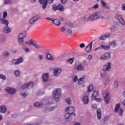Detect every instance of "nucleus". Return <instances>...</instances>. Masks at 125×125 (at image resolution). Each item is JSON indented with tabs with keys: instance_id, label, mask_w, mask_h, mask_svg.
<instances>
[{
	"instance_id": "nucleus-1",
	"label": "nucleus",
	"mask_w": 125,
	"mask_h": 125,
	"mask_svg": "<svg viewBox=\"0 0 125 125\" xmlns=\"http://www.w3.org/2000/svg\"><path fill=\"white\" fill-rule=\"evenodd\" d=\"M61 89L59 88L55 89L53 91V96L57 102L59 101V98H60V96H61Z\"/></svg>"
},
{
	"instance_id": "nucleus-2",
	"label": "nucleus",
	"mask_w": 125,
	"mask_h": 125,
	"mask_svg": "<svg viewBox=\"0 0 125 125\" xmlns=\"http://www.w3.org/2000/svg\"><path fill=\"white\" fill-rule=\"evenodd\" d=\"M40 19H41V16L36 15L30 19L29 24L33 25V24H35V23H36L38 20H40Z\"/></svg>"
},
{
	"instance_id": "nucleus-3",
	"label": "nucleus",
	"mask_w": 125,
	"mask_h": 125,
	"mask_svg": "<svg viewBox=\"0 0 125 125\" xmlns=\"http://www.w3.org/2000/svg\"><path fill=\"white\" fill-rule=\"evenodd\" d=\"M33 86H34V83L30 82L24 84L21 87V89H31Z\"/></svg>"
},
{
	"instance_id": "nucleus-4",
	"label": "nucleus",
	"mask_w": 125,
	"mask_h": 125,
	"mask_svg": "<svg viewBox=\"0 0 125 125\" xmlns=\"http://www.w3.org/2000/svg\"><path fill=\"white\" fill-rule=\"evenodd\" d=\"M46 20H50L52 21L53 24L56 26H60L61 25V22L60 21L57 19H54V18H46Z\"/></svg>"
},
{
	"instance_id": "nucleus-5",
	"label": "nucleus",
	"mask_w": 125,
	"mask_h": 125,
	"mask_svg": "<svg viewBox=\"0 0 125 125\" xmlns=\"http://www.w3.org/2000/svg\"><path fill=\"white\" fill-rule=\"evenodd\" d=\"M115 18L116 19H117V20L119 21V23H120V24H121L122 25H125V20L122 17V15H121L119 14H116L115 15Z\"/></svg>"
},
{
	"instance_id": "nucleus-6",
	"label": "nucleus",
	"mask_w": 125,
	"mask_h": 125,
	"mask_svg": "<svg viewBox=\"0 0 125 125\" xmlns=\"http://www.w3.org/2000/svg\"><path fill=\"white\" fill-rule=\"evenodd\" d=\"M111 58V53L107 52L102 55L100 58L101 60H108Z\"/></svg>"
},
{
	"instance_id": "nucleus-7",
	"label": "nucleus",
	"mask_w": 125,
	"mask_h": 125,
	"mask_svg": "<svg viewBox=\"0 0 125 125\" xmlns=\"http://www.w3.org/2000/svg\"><path fill=\"white\" fill-rule=\"evenodd\" d=\"M6 91L9 93V94H11V95H13L14 94H16L17 91L15 88L12 87H7L5 89Z\"/></svg>"
},
{
	"instance_id": "nucleus-8",
	"label": "nucleus",
	"mask_w": 125,
	"mask_h": 125,
	"mask_svg": "<svg viewBox=\"0 0 125 125\" xmlns=\"http://www.w3.org/2000/svg\"><path fill=\"white\" fill-rule=\"evenodd\" d=\"M39 2L42 5V9H45L47 6V0H39Z\"/></svg>"
},
{
	"instance_id": "nucleus-9",
	"label": "nucleus",
	"mask_w": 125,
	"mask_h": 125,
	"mask_svg": "<svg viewBox=\"0 0 125 125\" xmlns=\"http://www.w3.org/2000/svg\"><path fill=\"white\" fill-rule=\"evenodd\" d=\"M103 69L107 71V72H109L110 70H111V62H108L105 63L103 67Z\"/></svg>"
},
{
	"instance_id": "nucleus-10",
	"label": "nucleus",
	"mask_w": 125,
	"mask_h": 125,
	"mask_svg": "<svg viewBox=\"0 0 125 125\" xmlns=\"http://www.w3.org/2000/svg\"><path fill=\"white\" fill-rule=\"evenodd\" d=\"M23 62V58H19L18 60H13L12 63L14 65H18Z\"/></svg>"
},
{
	"instance_id": "nucleus-11",
	"label": "nucleus",
	"mask_w": 125,
	"mask_h": 125,
	"mask_svg": "<svg viewBox=\"0 0 125 125\" xmlns=\"http://www.w3.org/2000/svg\"><path fill=\"white\" fill-rule=\"evenodd\" d=\"M99 19H106V14L104 12H98Z\"/></svg>"
},
{
	"instance_id": "nucleus-12",
	"label": "nucleus",
	"mask_w": 125,
	"mask_h": 125,
	"mask_svg": "<svg viewBox=\"0 0 125 125\" xmlns=\"http://www.w3.org/2000/svg\"><path fill=\"white\" fill-rule=\"evenodd\" d=\"M110 30L111 34L114 35V36H116L118 34V29H117L116 26L113 25L112 27L110 28Z\"/></svg>"
},
{
	"instance_id": "nucleus-13",
	"label": "nucleus",
	"mask_w": 125,
	"mask_h": 125,
	"mask_svg": "<svg viewBox=\"0 0 125 125\" xmlns=\"http://www.w3.org/2000/svg\"><path fill=\"white\" fill-rule=\"evenodd\" d=\"M65 111L68 112V113H70L71 115H73L75 112V107L73 106H69L67 108L65 109Z\"/></svg>"
},
{
	"instance_id": "nucleus-14",
	"label": "nucleus",
	"mask_w": 125,
	"mask_h": 125,
	"mask_svg": "<svg viewBox=\"0 0 125 125\" xmlns=\"http://www.w3.org/2000/svg\"><path fill=\"white\" fill-rule=\"evenodd\" d=\"M61 69L60 68H56L54 69V76H55L56 77H58L60 75V73H61Z\"/></svg>"
},
{
	"instance_id": "nucleus-15",
	"label": "nucleus",
	"mask_w": 125,
	"mask_h": 125,
	"mask_svg": "<svg viewBox=\"0 0 125 125\" xmlns=\"http://www.w3.org/2000/svg\"><path fill=\"white\" fill-rule=\"evenodd\" d=\"M84 66L82 63H79L75 66V70H77L78 71H84Z\"/></svg>"
},
{
	"instance_id": "nucleus-16",
	"label": "nucleus",
	"mask_w": 125,
	"mask_h": 125,
	"mask_svg": "<svg viewBox=\"0 0 125 125\" xmlns=\"http://www.w3.org/2000/svg\"><path fill=\"white\" fill-rule=\"evenodd\" d=\"M82 20L84 22H87V21H91V15H85L82 18Z\"/></svg>"
},
{
	"instance_id": "nucleus-17",
	"label": "nucleus",
	"mask_w": 125,
	"mask_h": 125,
	"mask_svg": "<svg viewBox=\"0 0 125 125\" xmlns=\"http://www.w3.org/2000/svg\"><path fill=\"white\" fill-rule=\"evenodd\" d=\"M91 15V21H94V20H97L99 19V18L98 17V12L95 13L93 15Z\"/></svg>"
},
{
	"instance_id": "nucleus-18",
	"label": "nucleus",
	"mask_w": 125,
	"mask_h": 125,
	"mask_svg": "<svg viewBox=\"0 0 125 125\" xmlns=\"http://www.w3.org/2000/svg\"><path fill=\"white\" fill-rule=\"evenodd\" d=\"M0 23L1 24H3L4 25H5V26H8L9 24V21H7V20L3 18H1L0 20Z\"/></svg>"
},
{
	"instance_id": "nucleus-19",
	"label": "nucleus",
	"mask_w": 125,
	"mask_h": 125,
	"mask_svg": "<svg viewBox=\"0 0 125 125\" xmlns=\"http://www.w3.org/2000/svg\"><path fill=\"white\" fill-rule=\"evenodd\" d=\"M92 42L93 41H92L87 46H86L85 50L86 52H89L91 51L92 48Z\"/></svg>"
},
{
	"instance_id": "nucleus-20",
	"label": "nucleus",
	"mask_w": 125,
	"mask_h": 125,
	"mask_svg": "<svg viewBox=\"0 0 125 125\" xmlns=\"http://www.w3.org/2000/svg\"><path fill=\"white\" fill-rule=\"evenodd\" d=\"M7 111V108L6 106L3 105H1L0 106V113H2V114H4Z\"/></svg>"
},
{
	"instance_id": "nucleus-21",
	"label": "nucleus",
	"mask_w": 125,
	"mask_h": 125,
	"mask_svg": "<svg viewBox=\"0 0 125 125\" xmlns=\"http://www.w3.org/2000/svg\"><path fill=\"white\" fill-rule=\"evenodd\" d=\"M48 74L44 73L42 76V79L43 80V82L44 83H46V82H48Z\"/></svg>"
},
{
	"instance_id": "nucleus-22",
	"label": "nucleus",
	"mask_w": 125,
	"mask_h": 125,
	"mask_svg": "<svg viewBox=\"0 0 125 125\" xmlns=\"http://www.w3.org/2000/svg\"><path fill=\"white\" fill-rule=\"evenodd\" d=\"M98 96H99V92H98V91L95 90L93 92L91 98L92 99H95V98L96 97H98Z\"/></svg>"
},
{
	"instance_id": "nucleus-23",
	"label": "nucleus",
	"mask_w": 125,
	"mask_h": 125,
	"mask_svg": "<svg viewBox=\"0 0 125 125\" xmlns=\"http://www.w3.org/2000/svg\"><path fill=\"white\" fill-rule=\"evenodd\" d=\"M101 3L102 5V7L104 8H106V9H110V6L107 5L106 3L103 0H101Z\"/></svg>"
},
{
	"instance_id": "nucleus-24",
	"label": "nucleus",
	"mask_w": 125,
	"mask_h": 125,
	"mask_svg": "<svg viewBox=\"0 0 125 125\" xmlns=\"http://www.w3.org/2000/svg\"><path fill=\"white\" fill-rule=\"evenodd\" d=\"M3 32L6 34L11 33V28L8 27V26H6V27L3 28Z\"/></svg>"
},
{
	"instance_id": "nucleus-25",
	"label": "nucleus",
	"mask_w": 125,
	"mask_h": 125,
	"mask_svg": "<svg viewBox=\"0 0 125 125\" xmlns=\"http://www.w3.org/2000/svg\"><path fill=\"white\" fill-rule=\"evenodd\" d=\"M85 79V76L83 75L82 77L78 80V84H83L84 83V79Z\"/></svg>"
},
{
	"instance_id": "nucleus-26",
	"label": "nucleus",
	"mask_w": 125,
	"mask_h": 125,
	"mask_svg": "<svg viewBox=\"0 0 125 125\" xmlns=\"http://www.w3.org/2000/svg\"><path fill=\"white\" fill-rule=\"evenodd\" d=\"M58 10H59V11H61V12H63V11L65 10V8H64V6H63V5L62 4H58Z\"/></svg>"
},
{
	"instance_id": "nucleus-27",
	"label": "nucleus",
	"mask_w": 125,
	"mask_h": 125,
	"mask_svg": "<svg viewBox=\"0 0 125 125\" xmlns=\"http://www.w3.org/2000/svg\"><path fill=\"white\" fill-rule=\"evenodd\" d=\"M109 100H110V94L106 93L105 96L104 97V101L105 102H106V104H108Z\"/></svg>"
},
{
	"instance_id": "nucleus-28",
	"label": "nucleus",
	"mask_w": 125,
	"mask_h": 125,
	"mask_svg": "<svg viewBox=\"0 0 125 125\" xmlns=\"http://www.w3.org/2000/svg\"><path fill=\"white\" fill-rule=\"evenodd\" d=\"M33 46H34L35 48H36V49H41V48H43V46L41 45L37 44V42H36V41H34Z\"/></svg>"
},
{
	"instance_id": "nucleus-29",
	"label": "nucleus",
	"mask_w": 125,
	"mask_h": 125,
	"mask_svg": "<svg viewBox=\"0 0 125 125\" xmlns=\"http://www.w3.org/2000/svg\"><path fill=\"white\" fill-rule=\"evenodd\" d=\"M83 101L84 104H88V102H89V101L88 100V97L86 95H85L83 98Z\"/></svg>"
},
{
	"instance_id": "nucleus-30",
	"label": "nucleus",
	"mask_w": 125,
	"mask_h": 125,
	"mask_svg": "<svg viewBox=\"0 0 125 125\" xmlns=\"http://www.w3.org/2000/svg\"><path fill=\"white\" fill-rule=\"evenodd\" d=\"M107 72V70H104V69H102L100 72L101 77H106L108 74Z\"/></svg>"
},
{
	"instance_id": "nucleus-31",
	"label": "nucleus",
	"mask_w": 125,
	"mask_h": 125,
	"mask_svg": "<svg viewBox=\"0 0 125 125\" xmlns=\"http://www.w3.org/2000/svg\"><path fill=\"white\" fill-rule=\"evenodd\" d=\"M34 106L37 107V108H41V107H42V106H43V103H35L34 104Z\"/></svg>"
},
{
	"instance_id": "nucleus-32",
	"label": "nucleus",
	"mask_w": 125,
	"mask_h": 125,
	"mask_svg": "<svg viewBox=\"0 0 125 125\" xmlns=\"http://www.w3.org/2000/svg\"><path fill=\"white\" fill-rule=\"evenodd\" d=\"M46 57L48 60H51V61H53V60H54V57L49 53L47 54Z\"/></svg>"
},
{
	"instance_id": "nucleus-33",
	"label": "nucleus",
	"mask_w": 125,
	"mask_h": 125,
	"mask_svg": "<svg viewBox=\"0 0 125 125\" xmlns=\"http://www.w3.org/2000/svg\"><path fill=\"white\" fill-rule=\"evenodd\" d=\"M65 25H66L65 26L66 29H68V28L72 29V28L74 27V25H73V23L72 22H66L65 23Z\"/></svg>"
},
{
	"instance_id": "nucleus-34",
	"label": "nucleus",
	"mask_w": 125,
	"mask_h": 125,
	"mask_svg": "<svg viewBox=\"0 0 125 125\" xmlns=\"http://www.w3.org/2000/svg\"><path fill=\"white\" fill-rule=\"evenodd\" d=\"M18 41L19 44L20 45H22V46H23L24 45H25V44H24V39L22 38H18Z\"/></svg>"
},
{
	"instance_id": "nucleus-35",
	"label": "nucleus",
	"mask_w": 125,
	"mask_h": 125,
	"mask_svg": "<svg viewBox=\"0 0 125 125\" xmlns=\"http://www.w3.org/2000/svg\"><path fill=\"white\" fill-rule=\"evenodd\" d=\"M97 114L98 119L99 120H101V110H100V109L98 108L97 109Z\"/></svg>"
},
{
	"instance_id": "nucleus-36",
	"label": "nucleus",
	"mask_w": 125,
	"mask_h": 125,
	"mask_svg": "<svg viewBox=\"0 0 125 125\" xmlns=\"http://www.w3.org/2000/svg\"><path fill=\"white\" fill-rule=\"evenodd\" d=\"M25 37H26V33L22 32L19 34L18 36V38L24 39V38H25Z\"/></svg>"
},
{
	"instance_id": "nucleus-37",
	"label": "nucleus",
	"mask_w": 125,
	"mask_h": 125,
	"mask_svg": "<svg viewBox=\"0 0 125 125\" xmlns=\"http://www.w3.org/2000/svg\"><path fill=\"white\" fill-rule=\"evenodd\" d=\"M20 94L21 96L22 97H26V96H28L29 95V93H27V92L22 90L21 93Z\"/></svg>"
},
{
	"instance_id": "nucleus-38",
	"label": "nucleus",
	"mask_w": 125,
	"mask_h": 125,
	"mask_svg": "<svg viewBox=\"0 0 125 125\" xmlns=\"http://www.w3.org/2000/svg\"><path fill=\"white\" fill-rule=\"evenodd\" d=\"M34 43H35V41L33 40H30L29 41H27L25 42V44L28 45H31V44H32V45H34Z\"/></svg>"
},
{
	"instance_id": "nucleus-39",
	"label": "nucleus",
	"mask_w": 125,
	"mask_h": 125,
	"mask_svg": "<svg viewBox=\"0 0 125 125\" xmlns=\"http://www.w3.org/2000/svg\"><path fill=\"white\" fill-rule=\"evenodd\" d=\"M101 46L102 47V49H104V50H110V47L109 45L105 46L103 44H101Z\"/></svg>"
},
{
	"instance_id": "nucleus-40",
	"label": "nucleus",
	"mask_w": 125,
	"mask_h": 125,
	"mask_svg": "<svg viewBox=\"0 0 125 125\" xmlns=\"http://www.w3.org/2000/svg\"><path fill=\"white\" fill-rule=\"evenodd\" d=\"M92 90H93V85L90 84L87 87V92H90Z\"/></svg>"
},
{
	"instance_id": "nucleus-41",
	"label": "nucleus",
	"mask_w": 125,
	"mask_h": 125,
	"mask_svg": "<svg viewBox=\"0 0 125 125\" xmlns=\"http://www.w3.org/2000/svg\"><path fill=\"white\" fill-rule=\"evenodd\" d=\"M20 74H21V72L19 70H16L14 71V75L16 77H19L20 76Z\"/></svg>"
},
{
	"instance_id": "nucleus-42",
	"label": "nucleus",
	"mask_w": 125,
	"mask_h": 125,
	"mask_svg": "<svg viewBox=\"0 0 125 125\" xmlns=\"http://www.w3.org/2000/svg\"><path fill=\"white\" fill-rule=\"evenodd\" d=\"M120 106L121 105L120 104H118L116 105L115 110H114L115 113H118L119 111V109H120Z\"/></svg>"
},
{
	"instance_id": "nucleus-43",
	"label": "nucleus",
	"mask_w": 125,
	"mask_h": 125,
	"mask_svg": "<svg viewBox=\"0 0 125 125\" xmlns=\"http://www.w3.org/2000/svg\"><path fill=\"white\" fill-rule=\"evenodd\" d=\"M114 85L115 87H116V88H118V87L120 86V84H119V82L117 81H115L114 82Z\"/></svg>"
},
{
	"instance_id": "nucleus-44",
	"label": "nucleus",
	"mask_w": 125,
	"mask_h": 125,
	"mask_svg": "<svg viewBox=\"0 0 125 125\" xmlns=\"http://www.w3.org/2000/svg\"><path fill=\"white\" fill-rule=\"evenodd\" d=\"M22 49H23L25 52H29V51H30V49L28 48V47H26L25 45H23V46H22Z\"/></svg>"
},
{
	"instance_id": "nucleus-45",
	"label": "nucleus",
	"mask_w": 125,
	"mask_h": 125,
	"mask_svg": "<svg viewBox=\"0 0 125 125\" xmlns=\"http://www.w3.org/2000/svg\"><path fill=\"white\" fill-rule=\"evenodd\" d=\"M52 9L54 10V11H56L58 9V6H56V4H53L52 5Z\"/></svg>"
},
{
	"instance_id": "nucleus-46",
	"label": "nucleus",
	"mask_w": 125,
	"mask_h": 125,
	"mask_svg": "<svg viewBox=\"0 0 125 125\" xmlns=\"http://www.w3.org/2000/svg\"><path fill=\"white\" fill-rule=\"evenodd\" d=\"M65 102L68 104V105H71L72 104V101H71V99L67 98L65 100Z\"/></svg>"
},
{
	"instance_id": "nucleus-47",
	"label": "nucleus",
	"mask_w": 125,
	"mask_h": 125,
	"mask_svg": "<svg viewBox=\"0 0 125 125\" xmlns=\"http://www.w3.org/2000/svg\"><path fill=\"white\" fill-rule=\"evenodd\" d=\"M109 45L111 46H114V47H116V46H117V43L116 42L113 41L110 42Z\"/></svg>"
},
{
	"instance_id": "nucleus-48",
	"label": "nucleus",
	"mask_w": 125,
	"mask_h": 125,
	"mask_svg": "<svg viewBox=\"0 0 125 125\" xmlns=\"http://www.w3.org/2000/svg\"><path fill=\"white\" fill-rule=\"evenodd\" d=\"M43 112H44V113H48V112H50V107H45V108H44Z\"/></svg>"
},
{
	"instance_id": "nucleus-49",
	"label": "nucleus",
	"mask_w": 125,
	"mask_h": 125,
	"mask_svg": "<svg viewBox=\"0 0 125 125\" xmlns=\"http://www.w3.org/2000/svg\"><path fill=\"white\" fill-rule=\"evenodd\" d=\"M0 79H1V80H3L4 81H5V80H6V77L3 74H0Z\"/></svg>"
},
{
	"instance_id": "nucleus-50",
	"label": "nucleus",
	"mask_w": 125,
	"mask_h": 125,
	"mask_svg": "<svg viewBox=\"0 0 125 125\" xmlns=\"http://www.w3.org/2000/svg\"><path fill=\"white\" fill-rule=\"evenodd\" d=\"M3 55L5 57H8V56H9V52H8L7 51H6L4 52Z\"/></svg>"
},
{
	"instance_id": "nucleus-51",
	"label": "nucleus",
	"mask_w": 125,
	"mask_h": 125,
	"mask_svg": "<svg viewBox=\"0 0 125 125\" xmlns=\"http://www.w3.org/2000/svg\"><path fill=\"white\" fill-rule=\"evenodd\" d=\"M72 114L69 113L68 112L66 113L65 115H64V118L65 119H69V118L70 117V116H71Z\"/></svg>"
},
{
	"instance_id": "nucleus-52",
	"label": "nucleus",
	"mask_w": 125,
	"mask_h": 125,
	"mask_svg": "<svg viewBox=\"0 0 125 125\" xmlns=\"http://www.w3.org/2000/svg\"><path fill=\"white\" fill-rule=\"evenodd\" d=\"M92 100H95L97 102H101L102 101L101 98H98L97 97L95 98V99H93Z\"/></svg>"
},
{
	"instance_id": "nucleus-53",
	"label": "nucleus",
	"mask_w": 125,
	"mask_h": 125,
	"mask_svg": "<svg viewBox=\"0 0 125 125\" xmlns=\"http://www.w3.org/2000/svg\"><path fill=\"white\" fill-rule=\"evenodd\" d=\"M108 120H109V117H108L107 116L104 117L103 119V123H105V122H107Z\"/></svg>"
},
{
	"instance_id": "nucleus-54",
	"label": "nucleus",
	"mask_w": 125,
	"mask_h": 125,
	"mask_svg": "<svg viewBox=\"0 0 125 125\" xmlns=\"http://www.w3.org/2000/svg\"><path fill=\"white\" fill-rule=\"evenodd\" d=\"M106 36L105 35L102 36L101 37L99 38V40L100 41H104V40H106Z\"/></svg>"
},
{
	"instance_id": "nucleus-55",
	"label": "nucleus",
	"mask_w": 125,
	"mask_h": 125,
	"mask_svg": "<svg viewBox=\"0 0 125 125\" xmlns=\"http://www.w3.org/2000/svg\"><path fill=\"white\" fill-rule=\"evenodd\" d=\"M74 58H71L69 59L68 61L69 63H70V64H72L73 62H74Z\"/></svg>"
},
{
	"instance_id": "nucleus-56",
	"label": "nucleus",
	"mask_w": 125,
	"mask_h": 125,
	"mask_svg": "<svg viewBox=\"0 0 125 125\" xmlns=\"http://www.w3.org/2000/svg\"><path fill=\"white\" fill-rule=\"evenodd\" d=\"M6 16H7V12L5 11L4 12L3 14V19H6Z\"/></svg>"
},
{
	"instance_id": "nucleus-57",
	"label": "nucleus",
	"mask_w": 125,
	"mask_h": 125,
	"mask_svg": "<svg viewBox=\"0 0 125 125\" xmlns=\"http://www.w3.org/2000/svg\"><path fill=\"white\" fill-rule=\"evenodd\" d=\"M60 30H61V32H62V33H64L65 31H66V29L65 28V27H64V26H62Z\"/></svg>"
},
{
	"instance_id": "nucleus-58",
	"label": "nucleus",
	"mask_w": 125,
	"mask_h": 125,
	"mask_svg": "<svg viewBox=\"0 0 125 125\" xmlns=\"http://www.w3.org/2000/svg\"><path fill=\"white\" fill-rule=\"evenodd\" d=\"M123 113H124V110H123V109L120 108L119 111V115L120 116H122V115H123Z\"/></svg>"
},
{
	"instance_id": "nucleus-59",
	"label": "nucleus",
	"mask_w": 125,
	"mask_h": 125,
	"mask_svg": "<svg viewBox=\"0 0 125 125\" xmlns=\"http://www.w3.org/2000/svg\"><path fill=\"white\" fill-rule=\"evenodd\" d=\"M78 81V76H77L76 75H75L74 76V78H73V82H74L75 83H76V82Z\"/></svg>"
},
{
	"instance_id": "nucleus-60",
	"label": "nucleus",
	"mask_w": 125,
	"mask_h": 125,
	"mask_svg": "<svg viewBox=\"0 0 125 125\" xmlns=\"http://www.w3.org/2000/svg\"><path fill=\"white\" fill-rule=\"evenodd\" d=\"M56 108V106H52L50 107V111H54L55 109Z\"/></svg>"
},
{
	"instance_id": "nucleus-61",
	"label": "nucleus",
	"mask_w": 125,
	"mask_h": 125,
	"mask_svg": "<svg viewBox=\"0 0 125 125\" xmlns=\"http://www.w3.org/2000/svg\"><path fill=\"white\" fill-rule=\"evenodd\" d=\"M99 7V5L98 4H96L94 5V6L93 7V8H94L95 9H96Z\"/></svg>"
},
{
	"instance_id": "nucleus-62",
	"label": "nucleus",
	"mask_w": 125,
	"mask_h": 125,
	"mask_svg": "<svg viewBox=\"0 0 125 125\" xmlns=\"http://www.w3.org/2000/svg\"><path fill=\"white\" fill-rule=\"evenodd\" d=\"M62 3H67L68 2V0H61Z\"/></svg>"
},
{
	"instance_id": "nucleus-63",
	"label": "nucleus",
	"mask_w": 125,
	"mask_h": 125,
	"mask_svg": "<svg viewBox=\"0 0 125 125\" xmlns=\"http://www.w3.org/2000/svg\"><path fill=\"white\" fill-rule=\"evenodd\" d=\"M38 58L39 60H42L43 59V57L42 55H39Z\"/></svg>"
},
{
	"instance_id": "nucleus-64",
	"label": "nucleus",
	"mask_w": 125,
	"mask_h": 125,
	"mask_svg": "<svg viewBox=\"0 0 125 125\" xmlns=\"http://www.w3.org/2000/svg\"><path fill=\"white\" fill-rule=\"evenodd\" d=\"M26 125H39V124L37 123H35V124L27 123Z\"/></svg>"
}]
</instances>
